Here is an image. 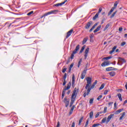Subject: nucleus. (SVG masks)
I'll use <instances>...</instances> for the list:
<instances>
[{
  "label": "nucleus",
  "instance_id": "f257e3e1",
  "mask_svg": "<svg viewBox=\"0 0 127 127\" xmlns=\"http://www.w3.org/2000/svg\"><path fill=\"white\" fill-rule=\"evenodd\" d=\"M78 92H79V89H77V88H75L71 95V101L69 105L70 107L73 106V104H74V102L76 101V98L77 97Z\"/></svg>",
  "mask_w": 127,
  "mask_h": 127
},
{
  "label": "nucleus",
  "instance_id": "f03ea898",
  "mask_svg": "<svg viewBox=\"0 0 127 127\" xmlns=\"http://www.w3.org/2000/svg\"><path fill=\"white\" fill-rule=\"evenodd\" d=\"M114 116V114H111L108 117L107 119L106 117L104 118L101 121L102 124H105V123H106V124H109L112 118H113V117Z\"/></svg>",
  "mask_w": 127,
  "mask_h": 127
},
{
  "label": "nucleus",
  "instance_id": "7ed1b4c3",
  "mask_svg": "<svg viewBox=\"0 0 127 127\" xmlns=\"http://www.w3.org/2000/svg\"><path fill=\"white\" fill-rule=\"evenodd\" d=\"M71 88V82H69L67 84V86H64V88L63 90L62 94V99H63L64 98V96H65V91H66V90H69Z\"/></svg>",
  "mask_w": 127,
  "mask_h": 127
},
{
  "label": "nucleus",
  "instance_id": "20e7f679",
  "mask_svg": "<svg viewBox=\"0 0 127 127\" xmlns=\"http://www.w3.org/2000/svg\"><path fill=\"white\" fill-rule=\"evenodd\" d=\"M79 49H80V45H77L75 50H74L72 52V53L71 55L70 56V58L71 59H74V55L76 54V53H77V51H78V50H79Z\"/></svg>",
  "mask_w": 127,
  "mask_h": 127
},
{
  "label": "nucleus",
  "instance_id": "39448f33",
  "mask_svg": "<svg viewBox=\"0 0 127 127\" xmlns=\"http://www.w3.org/2000/svg\"><path fill=\"white\" fill-rule=\"evenodd\" d=\"M87 67L85 68V69H84L82 73H81V79H82V80H83V79H84V78H85V77H86V74L87 73Z\"/></svg>",
  "mask_w": 127,
  "mask_h": 127
},
{
  "label": "nucleus",
  "instance_id": "423d86ee",
  "mask_svg": "<svg viewBox=\"0 0 127 127\" xmlns=\"http://www.w3.org/2000/svg\"><path fill=\"white\" fill-rule=\"evenodd\" d=\"M89 50H90L89 48H87L84 52V60H86L87 59V57H88V53H89Z\"/></svg>",
  "mask_w": 127,
  "mask_h": 127
},
{
  "label": "nucleus",
  "instance_id": "0eeeda50",
  "mask_svg": "<svg viewBox=\"0 0 127 127\" xmlns=\"http://www.w3.org/2000/svg\"><path fill=\"white\" fill-rule=\"evenodd\" d=\"M119 62H121V64H120V63H118V65H122V64H123V63H126V62H127L125 59L121 57H119Z\"/></svg>",
  "mask_w": 127,
  "mask_h": 127
},
{
  "label": "nucleus",
  "instance_id": "6e6552de",
  "mask_svg": "<svg viewBox=\"0 0 127 127\" xmlns=\"http://www.w3.org/2000/svg\"><path fill=\"white\" fill-rule=\"evenodd\" d=\"M93 24V21H90L88 22L85 26V29H89L90 28V26Z\"/></svg>",
  "mask_w": 127,
  "mask_h": 127
},
{
  "label": "nucleus",
  "instance_id": "1a4fd4ad",
  "mask_svg": "<svg viewBox=\"0 0 127 127\" xmlns=\"http://www.w3.org/2000/svg\"><path fill=\"white\" fill-rule=\"evenodd\" d=\"M56 11H57V10H52V11H51L50 12L46 13L45 14H44V15L43 16L41 17V18H42V17H43L44 16H47V15H49V14H52V13H55Z\"/></svg>",
  "mask_w": 127,
  "mask_h": 127
},
{
  "label": "nucleus",
  "instance_id": "9d476101",
  "mask_svg": "<svg viewBox=\"0 0 127 127\" xmlns=\"http://www.w3.org/2000/svg\"><path fill=\"white\" fill-rule=\"evenodd\" d=\"M66 1H68V0H65L64 2H62V3H59L57 4H56L54 5V6H61V5H63V4H64Z\"/></svg>",
  "mask_w": 127,
  "mask_h": 127
},
{
  "label": "nucleus",
  "instance_id": "9b49d317",
  "mask_svg": "<svg viewBox=\"0 0 127 127\" xmlns=\"http://www.w3.org/2000/svg\"><path fill=\"white\" fill-rule=\"evenodd\" d=\"M64 103H65V107L67 108L69 106V100H67V97H65L64 100Z\"/></svg>",
  "mask_w": 127,
  "mask_h": 127
},
{
  "label": "nucleus",
  "instance_id": "f8f14e48",
  "mask_svg": "<svg viewBox=\"0 0 127 127\" xmlns=\"http://www.w3.org/2000/svg\"><path fill=\"white\" fill-rule=\"evenodd\" d=\"M86 81L87 84H91L92 83V77H87Z\"/></svg>",
  "mask_w": 127,
  "mask_h": 127
},
{
  "label": "nucleus",
  "instance_id": "ddd939ff",
  "mask_svg": "<svg viewBox=\"0 0 127 127\" xmlns=\"http://www.w3.org/2000/svg\"><path fill=\"white\" fill-rule=\"evenodd\" d=\"M72 32H73V29H71L67 33V35L65 37V38H68L71 34Z\"/></svg>",
  "mask_w": 127,
  "mask_h": 127
},
{
  "label": "nucleus",
  "instance_id": "4468645a",
  "mask_svg": "<svg viewBox=\"0 0 127 127\" xmlns=\"http://www.w3.org/2000/svg\"><path fill=\"white\" fill-rule=\"evenodd\" d=\"M108 65H110L109 62H104L101 64V66H102V67H105V66H108Z\"/></svg>",
  "mask_w": 127,
  "mask_h": 127
},
{
  "label": "nucleus",
  "instance_id": "2eb2a0df",
  "mask_svg": "<svg viewBox=\"0 0 127 127\" xmlns=\"http://www.w3.org/2000/svg\"><path fill=\"white\" fill-rule=\"evenodd\" d=\"M123 111H124V108H122L121 109H119L117 111H116L115 113V115H119V114H120V113H122V112H123Z\"/></svg>",
  "mask_w": 127,
  "mask_h": 127
},
{
  "label": "nucleus",
  "instance_id": "dca6fc26",
  "mask_svg": "<svg viewBox=\"0 0 127 127\" xmlns=\"http://www.w3.org/2000/svg\"><path fill=\"white\" fill-rule=\"evenodd\" d=\"M116 49H117V46H114L112 48V50L110 51L109 54H113V53H114V52H115V51L116 50Z\"/></svg>",
  "mask_w": 127,
  "mask_h": 127
},
{
  "label": "nucleus",
  "instance_id": "f3484780",
  "mask_svg": "<svg viewBox=\"0 0 127 127\" xmlns=\"http://www.w3.org/2000/svg\"><path fill=\"white\" fill-rule=\"evenodd\" d=\"M88 39H89L88 37H86L83 39V40L82 41V45H84V44H85V43H86L87 42V41H88Z\"/></svg>",
  "mask_w": 127,
  "mask_h": 127
},
{
  "label": "nucleus",
  "instance_id": "a211bd4d",
  "mask_svg": "<svg viewBox=\"0 0 127 127\" xmlns=\"http://www.w3.org/2000/svg\"><path fill=\"white\" fill-rule=\"evenodd\" d=\"M106 71H112V70H117V68L112 67H107L106 68Z\"/></svg>",
  "mask_w": 127,
  "mask_h": 127
},
{
  "label": "nucleus",
  "instance_id": "6ab92c4d",
  "mask_svg": "<svg viewBox=\"0 0 127 127\" xmlns=\"http://www.w3.org/2000/svg\"><path fill=\"white\" fill-rule=\"evenodd\" d=\"M75 105H73L72 107H71V110H70V112H69V115H72V114H73V111H74V109H75Z\"/></svg>",
  "mask_w": 127,
  "mask_h": 127
},
{
  "label": "nucleus",
  "instance_id": "aec40b11",
  "mask_svg": "<svg viewBox=\"0 0 127 127\" xmlns=\"http://www.w3.org/2000/svg\"><path fill=\"white\" fill-rule=\"evenodd\" d=\"M125 117H126V112H124L122 113V116L119 119L120 121H122V120H123V119Z\"/></svg>",
  "mask_w": 127,
  "mask_h": 127
},
{
  "label": "nucleus",
  "instance_id": "412c9836",
  "mask_svg": "<svg viewBox=\"0 0 127 127\" xmlns=\"http://www.w3.org/2000/svg\"><path fill=\"white\" fill-rule=\"evenodd\" d=\"M97 83H98V81L95 80V82L92 84V86L90 87H91V89H94V88H95V86L97 85Z\"/></svg>",
  "mask_w": 127,
  "mask_h": 127
},
{
  "label": "nucleus",
  "instance_id": "4be33fe9",
  "mask_svg": "<svg viewBox=\"0 0 127 127\" xmlns=\"http://www.w3.org/2000/svg\"><path fill=\"white\" fill-rule=\"evenodd\" d=\"M101 27H102V26L100 25L94 31V33L98 32L101 29Z\"/></svg>",
  "mask_w": 127,
  "mask_h": 127
},
{
  "label": "nucleus",
  "instance_id": "5701e85b",
  "mask_svg": "<svg viewBox=\"0 0 127 127\" xmlns=\"http://www.w3.org/2000/svg\"><path fill=\"white\" fill-rule=\"evenodd\" d=\"M99 17V13H97L93 18V20H96Z\"/></svg>",
  "mask_w": 127,
  "mask_h": 127
},
{
  "label": "nucleus",
  "instance_id": "b1692460",
  "mask_svg": "<svg viewBox=\"0 0 127 127\" xmlns=\"http://www.w3.org/2000/svg\"><path fill=\"white\" fill-rule=\"evenodd\" d=\"M120 101H121V102H122V101H123V98H122V94L121 93H118L117 95Z\"/></svg>",
  "mask_w": 127,
  "mask_h": 127
},
{
  "label": "nucleus",
  "instance_id": "393cba45",
  "mask_svg": "<svg viewBox=\"0 0 127 127\" xmlns=\"http://www.w3.org/2000/svg\"><path fill=\"white\" fill-rule=\"evenodd\" d=\"M109 75H110L111 77H114V76L116 75V72H115V71H111L109 73Z\"/></svg>",
  "mask_w": 127,
  "mask_h": 127
},
{
  "label": "nucleus",
  "instance_id": "a878e982",
  "mask_svg": "<svg viewBox=\"0 0 127 127\" xmlns=\"http://www.w3.org/2000/svg\"><path fill=\"white\" fill-rule=\"evenodd\" d=\"M85 47H86V46H83L82 47L81 50L79 52V54H81V53H83V51H84V50L85 49Z\"/></svg>",
  "mask_w": 127,
  "mask_h": 127
},
{
  "label": "nucleus",
  "instance_id": "bb28decb",
  "mask_svg": "<svg viewBox=\"0 0 127 127\" xmlns=\"http://www.w3.org/2000/svg\"><path fill=\"white\" fill-rule=\"evenodd\" d=\"M117 12H118V11L116 10L115 11L111 16L110 18H113V17H114V16H115V15H116V13H117Z\"/></svg>",
  "mask_w": 127,
  "mask_h": 127
},
{
  "label": "nucleus",
  "instance_id": "cd10ccee",
  "mask_svg": "<svg viewBox=\"0 0 127 127\" xmlns=\"http://www.w3.org/2000/svg\"><path fill=\"white\" fill-rule=\"evenodd\" d=\"M83 119H84V117H81V118L79 119V123H78V126H80V125H81V123H82V122Z\"/></svg>",
  "mask_w": 127,
  "mask_h": 127
},
{
  "label": "nucleus",
  "instance_id": "c85d7f7f",
  "mask_svg": "<svg viewBox=\"0 0 127 127\" xmlns=\"http://www.w3.org/2000/svg\"><path fill=\"white\" fill-rule=\"evenodd\" d=\"M93 116H94V113L93 112V111H91L90 113H89V117L90 119H92V118H93Z\"/></svg>",
  "mask_w": 127,
  "mask_h": 127
},
{
  "label": "nucleus",
  "instance_id": "c756f323",
  "mask_svg": "<svg viewBox=\"0 0 127 127\" xmlns=\"http://www.w3.org/2000/svg\"><path fill=\"white\" fill-rule=\"evenodd\" d=\"M110 27V24H107L104 28V31H105L106 29H108Z\"/></svg>",
  "mask_w": 127,
  "mask_h": 127
},
{
  "label": "nucleus",
  "instance_id": "7c9ffc66",
  "mask_svg": "<svg viewBox=\"0 0 127 127\" xmlns=\"http://www.w3.org/2000/svg\"><path fill=\"white\" fill-rule=\"evenodd\" d=\"M93 89L91 88V87H89L87 89V96H88V95H89V94H90V92L91 91V90Z\"/></svg>",
  "mask_w": 127,
  "mask_h": 127
},
{
  "label": "nucleus",
  "instance_id": "2f4dec72",
  "mask_svg": "<svg viewBox=\"0 0 127 127\" xmlns=\"http://www.w3.org/2000/svg\"><path fill=\"white\" fill-rule=\"evenodd\" d=\"M119 2H118V1H116L114 3V6L113 7L114 8H117V6H118V4Z\"/></svg>",
  "mask_w": 127,
  "mask_h": 127
},
{
  "label": "nucleus",
  "instance_id": "473e14b6",
  "mask_svg": "<svg viewBox=\"0 0 127 127\" xmlns=\"http://www.w3.org/2000/svg\"><path fill=\"white\" fill-rule=\"evenodd\" d=\"M89 121H90V119H88L87 120H86V122L85 123V125L84 126V127H88V125L89 124Z\"/></svg>",
  "mask_w": 127,
  "mask_h": 127
},
{
  "label": "nucleus",
  "instance_id": "72a5a7b5",
  "mask_svg": "<svg viewBox=\"0 0 127 127\" xmlns=\"http://www.w3.org/2000/svg\"><path fill=\"white\" fill-rule=\"evenodd\" d=\"M105 88V83H103L100 87L99 88V90H103V88Z\"/></svg>",
  "mask_w": 127,
  "mask_h": 127
},
{
  "label": "nucleus",
  "instance_id": "f704fd0d",
  "mask_svg": "<svg viewBox=\"0 0 127 127\" xmlns=\"http://www.w3.org/2000/svg\"><path fill=\"white\" fill-rule=\"evenodd\" d=\"M81 62H82V59H80L79 61L78 62V65H77L78 68H79L80 67V65H81Z\"/></svg>",
  "mask_w": 127,
  "mask_h": 127
},
{
  "label": "nucleus",
  "instance_id": "c9c22d12",
  "mask_svg": "<svg viewBox=\"0 0 127 127\" xmlns=\"http://www.w3.org/2000/svg\"><path fill=\"white\" fill-rule=\"evenodd\" d=\"M108 108H107V107H105L104 108V111H103V114H106V113H107V110Z\"/></svg>",
  "mask_w": 127,
  "mask_h": 127
},
{
  "label": "nucleus",
  "instance_id": "e433bc0d",
  "mask_svg": "<svg viewBox=\"0 0 127 127\" xmlns=\"http://www.w3.org/2000/svg\"><path fill=\"white\" fill-rule=\"evenodd\" d=\"M93 103H94V99L91 98L89 100V104H93Z\"/></svg>",
  "mask_w": 127,
  "mask_h": 127
},
{
  "label": "nucleus",
  "instance_id": "4c0bfd02",
  "mask_svg": "<svg viewBox=\"0 0 127 127\" xmlns=\"http://www.w3.org/2000/svg\"><path fill=\"white\" fill-rule=\"evenodd\" d=\"M112 59V56L104 58L103 59H105L106 60H109V59Z\"/></svg>",
  "mask_w": 127,
  "mask_h": 127
},
{
  "label": "nucleus",
  "instance_id": "58836bf2",
  "mask_svg": "<svg viewBox=\"0 0 127 127\" xmlns=\"http://www.w3.org/2000/svg\"><path fill=\"white\" fill-rule=\"evenodd\" d=\"M90 85H91L90 83H87L86 86H85V89H87L88 88H90Z\"/></svg>",
  "mask_w": 127,
  "mask_h": 127
},
{
  "label": "nucleus",
  "instance_id": "ea45409f",
  "mask_svg": "<svg viewBox=\"0 0 127 127\" xmlns=\"http://www.w3.org/2000/svg\"><path fill=\"white\" fill-rule=\"evenodd\" d=\"M102 98H103V95H100L98 96V97L97 98V100L98 101H100V100H101V99H102Z\"/></svg>",
  "mask_w": 127,
  "mask_h": 127
},
{
  "label": "nucleus",
  "instance_id": "a19ab883",
  "mask_svg": "<svg viewBox=\"0 0 127 127\" xmlns=\"http://www.w3.org/2000/svg\"><path fill=\"white\" fill-rule=\"evenodd\" d=\"M100 126V124H95L92 126V127H99Z\"/></svg>",
  "mask_w": 127,
  "mask_h": 127
},
{
  "label": "nucleus",
  "instance_id": "79ce46f5",
  "mask_svg": "<svg viewBox=\"0 0 127 127\" xmlns=\"http://www.w3.org/2000/svg\"><path fill=\"white\" fill-rule=\"evenodd\" d=\"M75 80H72V87L74 88L75 87Z\"/></svg>",
  "mask_w": 127,
  "mask_h": 127
},
{
  "label": "nucleus",
  "instance_id": "37998d69",
  "mask_svg": "<svg viewBox=\"0 0 127 127\" xmlns=\"http://www.w3.org/2000/svg\"><path fill=\"white\" fill-rule=\"evenodd\" d=\"M102 10H103V9L102 8H99V11L97 13H98V14H100V13H101V12H102Z\"/></svg>",
  "mask_w": 127,
  "mask_h": 127
},
{
  "label": "nucleus",
  "instance_id": "c03bdc74",
  "mask_svg": "<svg viewBox=\"0 0 127 127\" xmlns=\"http://www.w3.org/2000/svg\"><path fill=\"white\" fill-rule=\"evenodd\" d=\"M66 78H67V73H65L63 77L64 80H66Z\"/></svg>",
  "mask_w": 127,
  "mask_h": 127
},
{
  "label": "nucleus",
  "instance_id": "a18cd8bd",
  "mask_svg": "<svg viewBox=\"0 0 127 127\" xmlns=\"http://www.w3.org/2000/svg\"><path fill=\"white\" fill-rule=\"evenodd\" d=\"M127 43H126V42H123L122 43H121V46H125V45H126Z\"/></svg>",
  "mask_w": 127,
  "mask_h": 127
},
{
  "label": "nucleus",
  "instance_id": "49530a36",
  "mask_svg": "<svg viewBox=\"0 0 127 127\" xmlns=\"http://www.w3.org/2000/svg\"><path fill=\"white\" fill-rule=\"evenodd\" d=\"M66 83H67V81H66V80H64V82L63 83V86H65L66 85Z\"/></svg>",
  "mask_w": 127,
  "mask_h": 127
},
{
  "label": "nucleus",
  "instance_id": "de8ad7c7",
  "mask_svg": "<svg viewBox=\"0 0 127 127\" xmlns=\"http://www.w3.org/2000/svg\"><path fill=\"white\" fill-rule=\"evenodd\" d=\"M32 13H33V11H31V12L28 13L27 14V15L29 16V15H31V14H32Z\"/></svg>",
  "mask_w": 127,
  "mask_h": 127
},
{
  "label": "nucleus",
  "instance_id": "09e8293b",
  "mask_svg": "<svg viewBox=\"0 0 127 127\" xmlns=\"http://www.w3.org/2000/svg\"><path fill=\"white\" fill-rule=\"evenodd\" d=\"M66 70H67V68H63L62 70L63 73H65V72H66Z\"/></svg>",
  "mask_w": 127,
  "mask_h": 127
},
{
  "label": "nucleus",
  "instance_id": "8fccbe9b",
  "mask_svg": "<svg viewBox=\"0 0 127 127\" xmlns=\"http://www.w3.org/2000/svg\"><path fill=\"white\" fill-rule=\"evenodd\" d=\"M109 92V90H105L104 92V95H107V94H108V92Z\"/></svg>",
  "mask_w": 127,
  "mask_h": 127
},
{
  "label": "nucleus",
  "instance_id": "3c124183",
  "mask_svg": "<svg viewBox=\"0 0 127 127\" xmlns=\"http://www.w3.org/2000/svg\"><path fill=\"white\" fill-rule=\"evenodd\" d=\"M99 116H100V113H97L96 114V115H95V118H98V117H99Z\"/></svg>",
  "mask_w": 127,
  "mask_h": 127
},
{
  "label": "nucleus",
  "instance_id": "603ef678",
  "mask_svg": "<svg viewBox=\"0 0 127 127\" xmlns=\"http://www.w3.org/2000/svg\"><path fill=\"white\" fill-rule=\"evenodd\" d=\"M72 80H75V75L74 74H72Z\"/></svg>",
  "mask_w": 127,
  "mask_h": 127
},
{
  "label": "nucleus",
  "instance_id": "864d4df0",
  "mask_svg": "<svg viewBox=\"0 0 127 127\" xmlns=\"http://www.w3.org/2000/svg\"><path fill=\"white\" fill-rule=\"evenodd\" d=\"M74 66V64L73 63H72L69 66V68H73V66Z\"/></svg>",
  "mask_w": 127,
  "mask_h": 127
},
{
  "label": "nucleus",
  "instance_id": "5fc2aeb1",
  "mask_svg": "<svg viewBox=\"0 0 127 127\" xmlns=\"http://www.w3.org/2000/svg\"><path fill=\"white\" fill-rule=\"evenodd\" d=\"M115 9H116L115 8H113V7L111 9L110 11L111 12H113V11H114V10H115Z\"/></svg>",
  "mask_w": 127,
  "mask_h": 127
},
{
  "label": "nucleus",
  "instance_id": "6e6d98bb",
  "mask_svg": "<svg viewBox=\"0 0 127 127\" xmlns=\"http://www.w3.org/2000/svg\"><path fill=\"white\" fill-rule=\"evenodd\" d=\"M115 9H116L115 8H113V7L111 9L110 11L111 12H113V11H114V10H115Z\"/></svg>",
  "mask_w": 127,
  "mask_h": 127
},
{
  "label": "nucleus",
  "instance_id": "4d7b16f0",
  "mask_svg": "<svg viewBox=\"0 0 127 127\" xmlns=\"http://www.w3.org/2000/svg\"><path fill=\"white\" fill-rule=\"evenodd\" d=\"M71 127H75V122H73L71 125Z\"/></svg>",
  "mask_w": 127,
  "mask_h": 127
},
{
  "label": "nucleus",
  "instance_id": "13d9d810",
  "mask_svg": "<svg viewBox=\"0 0 127 127\" xmlns=\"http://www.w3.org/2000/svg\"><path fill=\"white\" fill-rule=\"evenodd\" d=\"M60 127V122H58L57 127Z\"/></svg>",
  "mask_w": 127,
  "mask_h": 127
},
{
  "label": "nucleus",
  "instance_id": "bf43d9fd",
  "mask_svg": "<svg viewBox=\"0 0 127 127\" xmlns=\"http://www.w3.org/2000/svg\"><path fill=\"white\" fill-rule=\"evenodd\" d=\"M86 96H87V93H86V92H85V93H84V94H83V97H84V98H86Z\"/></svg>",
  "mask_w": 127,
  "mask_h": 127
},
{
  "label": "nucleus",
  "instance_id": "052dcab7",
  "mask_svg": "<svg viewBox=\"0 0 127 127\" xmlns=\"http://www.w3.org/2000/svg\"><path fill=\"white\" fill-rule=\"evenodd\" d=\"M90 39H93V34H91L90 36H89Z\"/></svg>",
  "mask_w": 127,
  "mask_h": 127
},
{
  "label": "nucleus",
  "instance_id": "680f3d73",
  "mask_svg": "<svg viewBox=\"0 0 127 127\" xmlns=\"http://www.w3.org/2000/svg\"><path fill=\"white\" fill-rule=\"evenodd\" d=\"M69 62H70V59L67 60V61L66 64H69Z\"/></svg>",
  "mask_w": 127,
  "mask_h": 127
},
{
  "label": "nucleus",
  "instance_id": "e2e57ef3",
  "mask_svg": "<svg viewBox=\"0 0 127 127\" xmlns=\"http://www.w3.org/2000/svg\"><path fill=\"white\" fill-rule=\"evenodd\" d=\"M127 100H125L123 103V106H125V104H127Z\"/></svg>",
  "mask_w": 127,
  "mask_h": 127
},
{
  "label": "nucleus",
  "instance_id": "0e129e2a",
  "mask_svg": "<svg viewBox=\"0 0 127 127\" xmlns=\"http://www.w3.org/2000/svg\"><path fill=\"white\" fill-rule=\"evenodd\" d=\"M119 31H123V28L120 27L119 29Z\"/></svg>",
  "mask_w": 127,
  "mask_h": 127
},
{
  "label": "nucleus",
  "instance_id": "69168bd1",
  "mask_svg": "<svg viewBox=\"0 0 127 127\" xmlns=\"http://www.w3.org/2000/svg\"><path fill=\"white\" fill-rule=\"evenodd\" d=\"M113 104H114V102H109V103H108V105H109V106H111V105H112Z\"/></svg>",
  "mask_w": 127,
  "mask_h": 127
},
{
  "label": "nucleus",
  "instance_id": "338daca9",
  "mask_svg": "<svg viewBox=\"0 0 127 127\" xmlns=\"http://www.w3.org/2000/svg\"><path fill=\"white\" fill-rule=\"evenodd\" d=\"M71 70H72V68L69 67V69H68V73H70V72H71Z\"/></svg>",
  "mask_w": 127,
  "mask_h": 127
},
{
  "label": "nucleus",
  "instance_id": "774afa93",
  "mask_svg": "<svg viewBox=\"0 0 127 127\" xmlns=\"http://www.w3.org/2000/svg\"><path fill=\"white\" fill-rule=\"evenodd\" d=\"M114 107L116 108H117V102H115V103H114Z\"/></svg>",
  "mask_w": 127,
  "mask_h": 127
}]
</instances>
